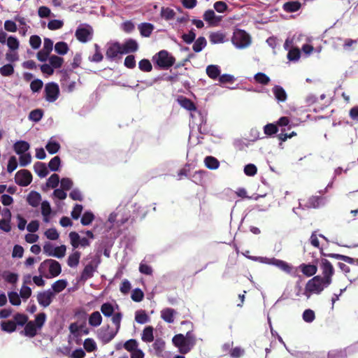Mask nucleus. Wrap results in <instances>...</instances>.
<instances>
[{
	"instance_id": "nucleus-1",
	"label": "nucleus",
	"mask_w": 358,
	"mask_h": 358,
	"mask_svg": "<svg viewBox=\"0 0 358 358\" xmlns=\"http://www.w3.org/2000/svg\"><path fill=\"white\" fill-rule=\"evenodd\" d=\"M330 284H326L325 280L321 278V275H316L307 282L303 294L309 299L313 294H320Z\"/></svg>"
},
{
	"instance_id": "nucleus-2",
	"label": "nucleus",
	"mask_w": 358,
	"mask_h": 358,
	"mask_svg": "<svg viewBox=\"0 0 358 358\" xmlns=\"http://www.w3.org/2000/svg\"><path fill=\"white\" fill-rule=\"evenodd\" d=\"M38 272L41 275L48 277H56L62 272L60 264L56 260L49 259L44 260L38 267Z\"/></svg>"
},
{
	"instance_id": "nucleus-3",
	"label": "nucleus",
	"mask_w": 358,
	"mask_h": 358,
	"mask_svg": "<svg viewBox=\"0 0 358 358\" xmlns=\"http://www.w3.org/2000/svg\"><path fill=\"white\" fill-rule=\"evenodd\" d=\"M153 61L162 69H168L172 66L176 59L175 58L166 50H161L153 57Z\"/></svg>"
},
{
	"instance_id": "nucleus-4",
	"label": "nucleus",
	"mask_w": 358,
	"mask_h": 358,
	"mask_svg": "<svg viewBox=\"0 0 358 358\" xmlns=\"http://www.w3.org/2000/svg\"><path fill=\"white\" fill-rule=\"evenodd\" d=\"M231 41L234 45L239 49L247 48L251 43L249 34L241 29H236L234 31Z\"/></svg>"
},
{
	"instance_id": "nucleus-5",
	"label": "nucleus",
	"mask_w": 358,
	"mask_h": 358,
	"mask_svg": "<svg viewBox=\"0 0 358 358\" xmlns=\"http://www.w3.org/2000/svg\"><path fill=\"white\" fill-rule=\"evenodd\" d=\"M320 268L322 271L321 278L325 280L326 284H331L332 276L334 274V268L331 263L327 259H321L320 263Z\"/></svg>"
},
{
	"instance_id": "nucleus-6",
	"label": "nucleus",
	"mask_w": 358,
	"mask_h": 358,
	"mask_svg": "<svg viewBox=\"0 0 358 358\" xmlns=\"http://www.w3.org/2000/svg\"><path fill=\"white\" fill-rule=\"evenodd\" d=\"M76 38L82 42L86 43L92 40L93 29L88 24H80L76 31Z\"/></svg>"
},
{
	"instance_id": "nucleus-7",
	"label": "nucleus",
	"mask_w": 358,
	"mask_h": 358,
	"mask_svg": "<svg viewBox=\"0 0 358 358\" xmlns=\"http://www.w3.org/2000/svg\"><path fill=\"white\" fill-rule=\"evenodd\" d=\"M172 342L175 346L178 348L181 354H187L189 352L193 346H192L184 338L182 334H177L173 336Z\"/></svg>"
},
{
	"instance_id": "nucleus-8",
	"label": "nucleus",
	"mask_w": 358,
	"mask_h": 358,
	"mask_svg": "<svg viewBox=\"0 0 358 358\" xmlns=\"http://www.w3.org/2000/svg\"><path fill=\"white\" fill-rule=\"evenodd\" d=\"M45 97L48 102L55 101L59 94V89L57 84L50 83L45 87Z\"/></svg>"
},
{
	"instance_id": "nucleus-9",
	"label": "nucleus",
	"mask_w": 358,
	"mask_h": 358,
	"mask_svg": "<svg viewBox=\"0 0 358 358\" xmlns=\"http://www.w3.org/2000/svg\"><path fill=\"white\" fill-rule=\"evenodd\" d=\"M15 180L18 185L26 187L31 182L32 176L28 170H20L15 174Z\"/></svg>"
},
{
	"instance_id": "nucleus-10",
	"label": "nucleus",
	"mask_w": 358,
	"mask_h": 358,
	"mask_svg": "<svg viewBox=\"0 0 358 358\" xmlns=\"http://www.w3.org/2000/svg\"><path fill=\"white\" fill-rule=\"evenodd\" d=\"M117 331L110 330V327L108 325L106 327H101L97 331V337L103 343H108L110 342L117 334Z\"/></svg>"
},
{
	"instance_id": "nucleus-11",
	"label": "nucleus",
	"mask_w": 358,
	"mask_h": 358,
	"mask_svg": "<svg viewBox=\"0 0 358 358\" xmlns=\"http://www.w3.org/2000/svg\"><path fill=\"white\" fill-rule=\"evenodd\" d=\"M55 294L52 289H49L42 292H39L37 295V301L41 306L46 308L52 301Z\"/></svg>"
},
{
	"instance_id": "nucleus-12",
	"label": "nucleus",
	"mask_w": 358,
	"mask_h": 358,
	"mask_svg": "<svg viewBox=\"0 0 358 358\" xmlns=\"http://www.w3.org/2000/svg\"><path fill=\"white\" fill-rule=\"evenodd\" d=\"M122 46L119 43H114L108 45L106 50V57L110 59H114L120 55H122Z\"/></svg>"
},
{
	"instance_id": "nucleus-13",
	"label": "nucleus",
	"mask_w": 358,
	"mask_h": 358,
	"mask_svg": "<svg viewBox=\"0 0 358 358\" xmlns=\"http://www.w3.org/2000/svg\"><path fill=\"white\" fill-rule=\"evenodd\" d=\"M121 46L122 48V53L124 54L134 52L138 49L137 41L132 38L127 40Z\"/></svg>"
},
{
	"instance_id": "nucleus-14",
	"label": "nucleus",
	"mask_w": 358,
	"mask_h": 358,
	"mask_svg": "<svg viewBox=\"0 0 358 358\" xmlns=\"http://www.w3.org/2000/svg\"><path fill=\"white\" fill-rule=\"evenodd\" d=\"M272 92L278 103L285 102L287 101V94L282 87L278 85H275L272 88Z\"/></svg>"
},
{
	"instance_id": "nucleus-15",
	"label": "nucleus",
	"mask_w": 358,
	"mask_h": 358,
	"mask_svg": "<svg viewBox=\"0 0 358 358\" xmlns=\"http://www.w3.org/2000/svg\"><path fill=\"white\" fill-rule=\"evenodd\" d=\"M117 212L113 213L110 215L108 221L110 223L117 222L119 226H121L129 220V217L127 216L124 217L120 214L121 209L117 208Z\"/></svg>"
},
{
	"instance_id": "nucleus-16",
	"label": "nucleus",
	"mask_w": 358,
	"mask_h": 358,
	"mask_svg": "<svg viewBox=\"0 0 358 358\" xmlns=\"http://www.w3.org/2000/svg\"><path fill=\"white\" fill-rule=\"evenodd\" d=\"M29 143L25 141H18L13 145V150L18 155L27 153V152L29 150Z\"/></svg>"
},
{
	"instance_id": "nucleus-17",
	"label": "nucleus",
	"mask_w": 358,
	"mask_h": 358,
	"mask_svg": "<svg viewBox=\"0 0 358 358\" xmlns=\"http://www.w3.org/2000/svg\"><path fill=\"white\" fill-rule=\"evenodd\" d=\"M27 201L30 206L36 208L38 206L41 201V196L38 192L36 191H31L28 194Z\"/></svg>"
},
{
	"instance_id": "nucleus-18",
	"label": "nucleus",
	"mask_w": 358,
	"mask_h": 358,
	"mask_svg": "<svg viewBox=\"0 0 358 358\" xmlns=\"http://www.w3.org/2000/svg\"><path fill=\"white\" fill-rule=\"evenodd\" d=\"M38 330V328L35 325V322L29 321L27 322L24 332L26 336L33 338L37 334Z\"/></svg>"
},
{
	"instance_id": "nucleus-19",
	"label": "nucleus",
	"mask_w": 358,
	"mask_h": 358,
	"mask_svg": "<svg viewBox=\"0 0 358 358\" xmlns=\"http://www.w3.org/2000/svg\"><path fill=\"white\" fill-rule=\"evenodd\" d=\"M324 203L325 202L324 198L317 196H313L308 199L306 207L309 208H317L324 205Z\"/></svg>"
},
{
	"instance_id": "nucleus-20",
	"label": "nucleus",
	"mask_w": 358,
	"mask_h": 358,
	"mask_svg": "<svg viewBox=\"0 0 358 358\" xmlns=\"http://www.w3.org/2000/svg\"><path fill=\"white\" fill-rule=\"evenodd\" d=\"M206 71L208 76L213 80L219 78L221 73L220 66L214 64L208 65Z\"/></svg>"
},
{
	"instance_id": "nucleus-21",
	"label": "nucleus",
	"mask_w": 358,
	"mask_h": 358,
	"mask_svg": "<svg viewBox=\"0 0 358 358\" xmlns=\"http://www.w3.org/2000/svg\"><path fill=\"white\" fill-rule=\"evenodd\" d=\"M45 148L50 154L53 155L59 151L60 149V145L59 142L56 141L55 137L53 136L49 139L47 145H45Z\"/></svg>"
},
{
	"instance_id": "nucleus-22",
	"label": "nucleus",
	"mask_w": 358,
	"mask_h": 358,
	"mask_svg": "<svg viewBox=\"0 0 358 358\" xmlns=\"http://www.w3.org/2000/svg\"><path fill=\"white\" fill-rule=\"evenodd\" d=\"M176 313L175 310L166 308L161 311L162 318L168 323H173L174 322V315Z\"/></svg>"
},
{
	"instance_id": "nucleus-23",
	"label": "nucleus",
	"mask_w": 358,
	"mask_h": 358,
	"mask_svg": "<svg viewBox=\"0 0 358 358\" xmlns=\"http://www.w3.org/2000/svg\"><path fill=\"white\" fill-rule=\"evenodd\" d=\"M96 269V266H93L92 263L87 264L81 273V279L87 280L91 278Z\"/></svg>"
},
{
	"instance_id": "nucleus-24",
	"label": "nucleus",
	"mask_w": 358,
	"mask_h": 358,
	"mask_svg": "<svg viewBox=\"0 0 358 358\" xmlns=\"http://www.w3.org/2000/svg\"><path fill=\"white\" fill-rule=\"evenodd\" d=\"M138 29L142 36L149 37L154 29V26L150 23L144 22L138 25Z\"/></svg>"
},
{
	"instance_id": "nucleus-25",
	"label": "nucleus",
	"mask_w": 358,
	"mask_h": 358,
	"mask_svg": "<svg viewBox=\"0 0 358 358\" xmlns=\"http://www.w3.org/2000/svg\"><path fill=\"white\" fill-rule=\"evenodd\" d=\"M273 266H275L276 267L279 268L280 270L285 271L287 273H292L293 271V266H291L287 262L275 259Z\"/></svg>"
},
{
	"instance_id": "nucleus-26",
	"label": "nucleus",
	"mask_w": 358,
	"mask_h": 358,
	"mask_svg": "<svg viewBox=\"0 0 358 358\" xmlns=\"http://www.w3.org/2000/svg\"><path fill=\"white\" fill-rule=\"evenodd\" d=\"M34 171L40 178H45L49 173L45 164L43 162H36L34 166Z\"/></svg>"
},
{
	"instance_id": "nucleus-27",
	"label": "nucleus",
	"mask_w": 358,
	"mask_h": 358,
	"mask_svg": "<svg viewBox=\"0 0 358 358\" xmlns=\"http://www.w3.org/2000/svg\"><path fill=\"white\" fill-rule=\"evenodd\" d=\"M102 322V316L99 311L93 312L89 317V324L92 327H99Z\"/></svg>"
},
{
	"instance_id": "nucleus-28",
	"label": "nucleus",
	"mask_w": 358,
	"mask_h": 358,
	"mask_svg": "<svg viewBox=\"0 0 358 358\" xmlns=\"http://www.w3.org/2000/svg\"><path fill=\"white\" fill-rule=\"evenodd\" d=\"M300 268L301 272L308 277L315 275L317 271V266L313 264H302L300 265Z\"/></svg>"
},
{
	"instance_id": "nucleus-29",
	"label": "nucleus",
	"mask_w": 358,
	"mask_h": 358,
	"mask_svg": "<svg viewBox=\"0 0 358 358\" xmlns=\"http://www.w3.org/2000/svg\"><path fill=\"white\" fill-rule=\"evenodd\" d=\"M204 163L206 166L211 170H215L219 168V161L213 156H208L204 159Z\"/></svg>"
},
{
	"instance_id": "nucleus-30",
	"label": "nucleus",
	"mask_w": 358,
	"mask_h": 358,
	"mask_svg": "<svg viewBox=\"0 0 358 358\" xmlns=\"http://www.w3.org/2000/svg\"><path fill=\"white\" fill-rule=\"evenodd\" d=\"M165 342L161 338H157L152 344L153 350L155 354L160 357L162 356V352L164 350Z\"/></svg>"
},
{
	"instance_id": "nucleus-31",
	"label": "nucleus",
	"mask_w": 358,
	"mask_h": 358,
	"mask_svg": "<svg viewBox=\"0 0 358 358\" xmlns=\"http://www.w3.org/2000/svg\"><path fill=\"white\" fill-rule=\"evenodd\" d=\"M141 339L145 343H150L154 340L153 328L150 326L146 327L143 331Z\"/></svg>"
},
{
	"instance_id": "nucleus-32",
	"label": "nucleus",
	"mask_w": 358,
	"mask_h": 358,
	"mask_svg": "<svg viewBox=\"0 0 358 358\" xmlns=\"http://www.w3.org/2000/svg\"><path fill=\"white\" fill-rule=\"evenodd\" d=\"M101 311L105 317H111L115 312L114 306L108 302L104 303L101 306Z\"/></svg>"
},
{
	"instance_id": "nucleus-33",
	"label": "nucleus",
	"mask_w": 358,
	"mask_h": 358,
	"mask_svg": "<svg viewBox=\"0 0 358 358\" xmlns=\"http://www.w3.org/2000/svg\"><path fill=\"white\" fill-rule=\"evenodd\" d=\"M210 42L213 44L225 42V35L221 32H213L209 36Z\"/></svg>"
},
{
	"instance_id": "nucleus-34",
	"label": "nucleus",
	"mask_w": 358,
	"mask_h": 358,
	"mask_svg": "<svg viewBox=\"0 0 358 358\" xmlns=\"http://www.w3.org/2000/svg\"><path fill=\"white\" fill-rule=\"evenodd\" d=\"M80 258V252L78 251H76L71 255H69L68 260H67V264L70 267H76L79 264V260Z\"/></svg>"
},
{
	"instance_id": "nucleus-35",
	"label": "nucleus",
	"mask_w": 358,
	"mask_h": 358,
	"mask_svg": "<svg viewBox=\"0 0 358 358\" xmlns=\"http://www.w3.org/2000/svg\"><path fill=\"white\" fill-rule=\"evenodd\" d=\"M206 38L200 36L194 41L192 48L195 52H199L206 46Z\"/></svg>"
},
{
	"instance_id": "nucleus-36",
	"label": "nucleus",
	"mask_w": 358,
	"mask_h": 358,
	"mask_svg": "<svg viewBox=\"0 0 358 358\" xmlns=\"http://www.w3.org/2000/svg\"><path fill=\"white\" fill-rule=\"evenodd\" d=\"M10 51H16L20 47V42L15 36H10L6 43Z\"/></svg>"
},
{
	"instance_id": "nucleus-37",
	"label": "nucleus",
	"mask_w": 358,
	"mask_h": 358,
	"mask_svg": "<svg viewBox=\"0 0 358 358\" xmlns=\"http://www.w3.org/2000/svg\"><path fill=\"white\" fill-rule=\"evenodd\" d=\"M67 286V282L65 280H59L52 285V291L55 293H59Z\"/></svg>"
},
{
	"instance_id": "nucleus-38",
	"label": "nucleus",
	"mask_w": 358,
	"mask_h": 358,
	"mask_svg": "<svg viewBox=\"0 0 358 358\" xmlns=\"http://www.w3.org/2000/svg\"><path fill=\"white\" fill-rule=\"evenodd\" d=\"M48 60L53 69L60 68L64 63V59L57 55L50 56Z\"/></svg>"
},
{
	"instance_id": "nucleus-39",
	"label": "nucleus",
	"mask_w": 358,
	"mask_h": 358,
	"mask_svg": "<svg viewBox=\"0 0 358 358\" xmlns=\"http://www.w3.org/2000/svg\"><path fill=\"white\" fill-rule=\"evenodd\" d=\"M178 101H179L180 105L182 108H184L189 111L196 110V107H195L194 103L191 100H189V99H187L186 97H181L180 99H178Z\"/></svg>"
},
{
	"instance_id": "nucleus-40",
	"label": "nucleus",
	"mask_w": 358,
	"mask_h": 358,
	"mask_svg": "<svg viewBox=\"0 0 358 358\" xmlns=\"http://www.w3.org/2000/svg\"><path fill=\"white\" fill-rule=\"evenodd\" d=\"M55 51L61 55L66 54L69 51V46L64 41L57 42L55 45Z\"/></svg>"
},
{
	"instance_id": "nucleus-41",
	"label": "nucleus",
	"mask_w": 358,
	"mask_h": 358,
	"mask_svg": "<svg viewBox=\"0 0 358 358\" xmlns=\"http://www.w3.org/2000/svg\"><path fill=\"white\" fill-rule=\"evenodd\" d=\"M301 3L298 1H289L283 5V8L287 12H296L299 10Z\"/></svg>"
},
{
	"instance_id": "nucleus-42",
	"label": "nucleus",
	"mask_w": 358,
	"mask_h": 358,
	"mask_svg": "<svg viewBox=\"0 0 358 358\" xmlns=\"http://www.w3.org/2000/svg\"><path fill=\"white\" fill-rule=\"evenodd\" d=\"M176 13L170 8L163 7L161 10V16L166 20H171L174 19Z\"/></svg>"
},
{
	"instance_id": "nucleus-43",
	"label": "nucleus",
	"mask_w": 358,
	"mask_h": 358,
	"mask_svg": "<svg viewBox=\"0 0 358 358\" xmlns=\"http://www.w3.org/2000/svg\"><path fill=\"white\" fill-rule=\"evenodd\" d=\"M254 79L257 83H259V84H262L264 85L268 84V83L271 80L270 78L268 76H266L265 73H261V72L256 73L254 76Z\"/></svg>"
},
{
	"instance_id": "nucleus-44",
	"label": "nucleus",
	"mask_w": 358,
	"mask_h": 358,
	"mask_svg": "<svg viewBox=\"0 0 358 358\" xmlns=\"http://www.w3.org/2000/svg\"><path fill=\"white\" fill-rule=\"evenodd\" d=\"M135 320L139 324H145L149 321V317L144 310H138L136 312Z\"/></svg>"
},
{
	"instance_id": "nucleus-45",
	"label": "nucleus",
	"mask_w": 358,
	"mask_h": 358,
	"mask_svg": "<svg viewBox=\"0 0 358 358\" xmlns=\"http://www.w3.org/2000/svg\"><path fill=\"white\" fill-rule=\"evenodd\" d=\"M94 219V214L90 211H86L84 213L81 217L80 222L83 226L90 225Z\"/></svg>"
},
{
	"instance_id": "nucleus-46",
	"label": "nucleus",
	"mask_w": 358,
	"mask_h": 358,
	"mask_svg": "<svg viewBox=\"0 0 358 358\" xmlns=\"http://www.w3.org/2000/svg\"><path fill=\"white\" fill-rule=\"evenodd\" d=\"M43 112L41 109H35L31 110L29 115V119L33 122H37L41 120Z\"/></svg>"
},
{
	"instance_id": "nucleus-47",
	"label": "nucleus",
	"mask_w": 358,
	"mask_h": 358,
	"mask_svg": "<svg viewBox=\"0 0 358 358\" xmlns=\"http://www.w3.org/2000/svg\"><path fill=\"white\" fill-rule=\"evenodd\" d=\"M3 279L8 283L15 284L18 280V275L10 271H5L3 274Z\"/></svg>"
},
{
	"instance_id": "nucleus-48",
	"label": "nucleus",
	"mask_w": 358,
	"mask_h": 358,
	"mask_svg": "<svg viewBox=\"0 0 358 358\" xmlns=\"http://www.w3.org/2000/svg\"><path fill=\"white\" fill-rule=\"evenodd\" d=\"M14 73V66L11 64H7L0 68V74L3 76H10Z\"/></svg>"
},
{
	"instance_id": "nucleus-49",
	"label": "nucleus",
	"mask_w": 358,
	"mask_h": 358,
	"mask_svg": "<svg viewBox=\"0 0 358 358\" xmlns=\"http://www.w3.org/2000/svg\"><path fill=\"white\" fill-rule=\"evenodd\" d=\"M347 357L346 349L334 350L329 352L327 358H345Z\"/></svg>"
},
{
	"instance_id": "nucleus-50",
	"label": "nucleus",
	"mask_w": 358,
	"mask_h": 358,
	"mask_svg": "<svg viewBox=\"0 0 358 358\" xmlns=\"http://www.w3.org/2000/svg\"><path fill=\"white\" fill-rule=\"evenodd\" d=\"M10 303L13 306H20L21 303L20 295L16 292H10L8 293Z\"/></svg>"
},
{
	"instance_id": "nucleus-51",
	"label": "nucleus",
	"mask_w": 358,
	"mask_h": 358,
	"mask_svg": "<svg viewBox=\"0 0 358 358\" xmlns=\"http://www.w3.org/2000/svg\"><path fill=\"white\" fill-rule=\"evenodd\" d=\"M59 182V176L57 174L54 173L48 179L46 185L48 187L55 189L58 186Z\"/></svg>"
},
{
	"instance_id": "nucleus-52",
	"label": "nucleus",
	"mask_w": 358,
	"mask_h": 358,
	"mask_svg": "<svg viewBox=\"0 0 358 358\" xmlns=\"http://www.w3.org/2000/svg\"><path fill=\"white\" fill-rule=\"evenodd\" d=\"M61 164L59 157L55 156L51 159L48 163V167L52 171H57L59 170Z\"/></svg>"
},
{
	"instance_id": "nucleus-53",
	"label": "nucleus",
	"mask_w": 358,
	"mask_h": 358,
	"mask_svg": "<svg viewBox=\"0 0 358 358\" xmlns=\"http://www.w3.org/2000/svg\"><path fill=\"white\" fill-rule=\"evenodd\" d=\"M204 174L205 171H196L190 176V179L194 183L200 185L202 182Z\"/></svg>"
},
{
	"instance_id": "nucleus-54",
	"label": "nucleus",
	"mask_w": 358,
	"mask_h": 358,
	"mask_svg": "<svg viewBox=\"0 0 358 358\" xmlns=\"http://www.w3.org/2000/svg\"><path fill=\"white\" fill-rule=\"evenodd\" d=\"M1 329L7 332H13L16 329L15 322L13 321L3 322L1 324Z\"/></svg>"
},
{
	"instance_id": "nucleus-55",
	"label": "nucleus",
	"mask_w": 358,
	"mask_h": 358,
	"mask_svg": "<svg viewBox=\"0 0 358 358\" xmlns=\"http://www.w3.org/2000/svg\"><path fill=\"white\" fill-rule=\"evenodd\" d=\"M138 68L145 72H150L152 71V66L148 59H143L138 62Z\"/></svg>"
},
{
	"instance_id": "nucleus-56",
	"label": "nucleus",
	"mask_w": 358,
	"mask_h": 358,
	"mask_svg": "<svg viewBox=\"0 0 358 358\" xmlns=\"http://www.w3.org/2000/svg\"><path fill=\"white\" fill-rule=\"evenodd\" d=\"M302 317L306 322L310 323L313 322L315 318V312L311 309H306L303 313Z\"/></svg>"
},
{
	"instance_id": "nucleus-57",
	"label": "nucleus",
	"mask_w": 358,
	"mask_h": 358,
	"mask_svg": "<svg viewBox=\"0 0 358 358\" xmlns=\"http://www.w3.org/2000/svg\"><path fill=\"white\" fill-rule=\"evenodd\" d=\"M45 313H41L36 316V319L34 322H35V325L38 328L39 330H41L43 324H45Z\"/></svg>"
},
{
	"instance_id": "nucleus-58",
	"label": "nucleus",
	"mask_w": 358,
	"mask_h": 358,
	"mask_svg": "<svg viewBox=\"0 0 358 358\" xmlns=\"http://www.w3.org/2000/svg\"><path fill=\"white\" fill-rule=\"evenodd\" d=\"M112 322L115 325V330L119 331L122 319V314L120 312L115 313L112 316Z\"/></svg>"
},
{
	"instance_id": "nucleus-59",
	"label": "nucleus",
	"mask_w": 358,
	"mask_h": 358,
	"mask_svg": "<svg viewBox=\"0 0 358 358\" xmlns=\"http://www.w3.org/2000/svg\"><path fill=\"white\" fill-rule=\"evenodd\" d=\"M64 25V22L59 20H51L48 24V28L50 30H57L61 29Z\"/></svg>"
},
{
	"instance_id": "nucleus-60",
	"label": "nucleus",
	"mask_w": 358,
	"mask_h": 358,
	"mask_svg": "<svg viewBox=\"0 0 358 358\" xmlns=\"http://www.w3.org/2000/svg\"><path fill=\"white\" fill-rule=\"evenodd\" d=\"M196 38V33L194 32V30L192 29H191L189 33L187 34H183L182 35V38L184 42H185L187 44H190L192 42L194 41Z\"/></svg>"
},
{
	"instance_id": "nucleus-61",
	"label": "nucleus",
	"mask_w": 358,
	"mask_h": 358,
	"mask_svg": "<svg viewBox=\"0 0 358 358\" xmlns=\"http://www.w3.org/2000/svg\"><path fill=\"white\" fill-rule=\"evenodd\" d=\"M20 165L21 166H27L28 164H29L31 162V156L30 153H24L20 155Z\"/></svg>"
},
{
	"instance_id": "nucleus-62",
	"label": "nucleus",
	"mask_w": 358,
	"mask_h": 358,
	"mask_svg": "<svg viewBox=\"0 0 358 358\" xmlns=\"http://www.w3.org/2000/svg\"><path fill=\"white\" fill-rule=\"evenodd\" d=\"M83 345L87 352H93L96 349V344L92 338L85 339Z\"/></svg>"
},
{
	"instance_id": "nucleus-63",
	"label": "nucleus",
	"mask_w": 358,
	"mask_h": 358,
	"mask_svg": "<svg viewBox=\"0 0 358 358\" xmlns=\"http://www.w3.org/2000/svg\"><path fill=\"white\" fill-rule=\"evenodd\" d=\"M257 172V166L253 164H248L244 167V173L248 176H254Z\"/></svg>"
},
{
	"instance_id": "nucleus-64",
	"label": "nucleus",
	"mask_w": 358,
	"mask_h": 358,
	"mask_svg": "<svg viewBox=\"0 0 358 358\" xmlns=\"http://www.w3.org/2000/svg\"><path fill=\"white\" fill-rule=\"evenodd\" d=\"M292 355L298 358H319V355L317 354L307 352H296L295 353H292Z\"/></svg>"
}]
</instances>
